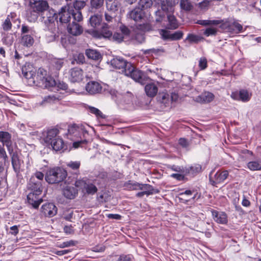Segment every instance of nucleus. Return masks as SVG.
I'll use <instances>...</instances> for the list:
<instances>
[{"label":"nucleus","instance_id":"6e6d98bb","mask_svg":"<svg viewBox=\"0 0 261 261\" xmlns=\"http://www.w3.org/2000/svg\"><path fill=\"white\" fill-rule=\"evenodd\" d=\"M207 60L205 58H201L199 61V67L201 70H204L207 67Z\"/></svg>","mask_w":261,"mask_h":261},{"label":"nucleus","instance_id":"c85d7f7f","mask_svg":"<svg viewBox=\"0 0 261 261\" xmlns=\"http://www.w3.org/2000/svg\"><path fill=\"white\" fill-rule=\"evenodd\" d=\"M145 91L148 96L153 97L156 95L158 91V88L154 84L151 83L145 86Z\"/></svg>","mask_w":261,"mask_h":261},{"label":"nucleus","instance_id":"2eb2a0df","mask_svg":"<svg viewBox=\"0 0 261 261\" xmlns=\"http://www.w3.org/2000/svg\"><path fill=\"white\" fill-rule=\"evenodd\" d=\"M41 212L45 216L51 217L57 214V208L53 203H46L42 205Z\"/></svg>","mask_w":261,"mask_h":261},{"label":"nucleus","instance_id":"393cba45","mask_svg":"<svg viewBox=\"0 0 261 261\" xmlns=\"http://www.w3.org/2000/svg\"><path fill=\"white\" fill-rule=\"evenodd\" d=\"M214 98V95L210 92H204L196 97L195 100L200 103H208Z\"/></svg>","mask_w":261,"mask_h":261},{"label":"nucleus","instance_id":"864d4df0","mask_svg":"<svg viewBox=\"0 0 261 261\" xmlns=\"http://www.w3.org/2000/svg\"><path fill=\"white\" fill-rule=\"evenodd\" d=\"M186 40L191 43H197L199 41V37L193 34H189L186 38Z\"/></svg>","mask_w":261,"mask_h":261},{"label":"nucleus","instance_id":"6e6552de","mask_svg":"<svg viewBox=\"0 0 261 261\" xmlns=\"http://www.w3.org/2000/svg\"><path fill=\"white\" fill-rule=\"evenodd\" d=\"M75 187L80 188L83 192L89 195H94L97 191V188L92 180L82 179L76 181Z\"/></svg>","mask_w":261,"mask_h":261},{"label":"nucleus","instance_id":"ddd939ff","mask_svg":"<svg viewBox=\"0 0 261 261\" xmlns=\"http://www.w3.org/2000/svg\"><path fill=\"white\" fill-rule=\"evenodd\" d=\"M59 20L62 23H68L71 18V8L68 5L62 7L58 12Z\"/></svg>","mask_w":261,"mask_h":261},{"label":"nucleus","instance_id":"39448f33","mask_svg":"<svg viewBox=\"0 0 261 261\" xmlns=\"http://www.w3.org/2000/svg\"><path fill=\"white\" fill-rule=\"evenodd\" d=\"M67 175L66 172L59 167L48 169L45 174L46 181L50 184L59 183L62 181Z\"/></svg>","mask_w":261,"mask_h":261},{"label":"nucleus","instance_id":"4468645a","mask_svg":"<svg viewBox=\"0 0 261 261\" xmlns=\"http://www.w3.org/2000/svg\"><path fill=\"white\" fill-rule=\"evenodd\" d=\"M228 172L226 170L217 172L214 176L212 174L210 175V180L212 185L216 186L218 184L223 182L228 177Z\"/></svg>","mask_w":261,"mask_h":261},{"label":"nucleus","instance_id":"e433bc0d","mask_svg":"<svg viewBox=\"0 0 261 261\" xmlns=\"http://www.w3.org/2000/svg\"><path fill=\"white\" fill-rule=\"evenodd\" d=\"M222 22L220 20H199L197 23L202 25H218Z\"/></svg>","mask_w":261,"mask_h":261},{"label":"nucleus","instance_id":"72a5a7b5","mask_svg":"<svg viewBox=\"0 0 261 261\" xmlns=\"http://www.w3.org/2000/svg\"><path fill=\"white\" fill-rule=\"evenodd\" d=\"M248 168L252 171L261 170V160L249 162L247 164Z\"/></svg>","mask_w":261,"mask_h":261},{"label":"nucleus","instance_id":"f03ea898","mask_svg":"<svg viewBox=\"0 0 261 261\" xmlns=\"http://www.w3.org/2000/svg\"><path fill=\"white\" fill-rule=\"evenodd\" d=\"M90 126L86 124H72L69 125L66 134L68 139L73 141V147L76 148L83 144L87 143L89 137Z\"/></svg>","mask_w":261,"mask_h":261},{"label":"nucleus","instance_id":"680f3d73","mask_svg":"<svg viewBox=\"0 0 261 261\" xmlns=\"http://www.w3.org/2000/svg\"><path fill=\"white\" fill-rule=\"evenodd\" d=\"M32 177H34V178L36 179V178L37 179V181H40L43 180L44 177V174L41 172H36L33 176H32Z\"/></svg>","mask_w":261,"mask_h":261},{"label":"nucleus","instance_id":"412c9836","mask_svg":"<svg viewBox=\"0 0 261 261\" xmlns=\"http://www.w3.org/2000/svg\"><path fill=\"white\" fill-rule=\"evenodd\" d=\"M30 188L32 192L36 195H40L42 191L41 181H36L34 177H31L30 181Z\"/></svg>","mask_w":261,"mask_h":261},{"label":"nucleus","instance_id":"ea45409f","mask_svg":"<svg viewBox=\"0 0 261 261\" xmlns=\"http://www.w3.org/2000/svg\"><path fill=\"white\" fill-rule=\"evenodd\" d=\"M40 14L39 12L31 9L28 13V18L29 21L34 22L38 18V15Z\"/></svg>","mask_w":261,"mask_h":261},{"label":"nucleus","instance_id":"0e129e2a","mask_svg":"<svg viewBox=\"0 0 261 261\" xmlns=\"http://www.w3.org/2000/svg\"><path fill=\"white\" fill-rule=\"evenodd\" d=\"M135 40L139 43H141L144 41V37L141 34H138L135 37Z\"/></svg>","mask_w":261,"mask_h":261},{"label":"nucleus","instance_id":"cd10ccee","mask_svg":"<svg viewBox=\"0 0 261 261\" xmlns=\"http://www.w3.org/2000/svg\"><path fill=\"white\" fill-rule=\"evenodd\" d=\"M112 35V32L109 29L108 25L106 24L103 25L100 33L98 32H94V36L95 37L99 38L103 37L111 39Z\"/></svg>","mask_w":261,"mask_h":261},{"label":"nucleus","instance_id":"79ce46f5","mask_svg":"<svg viewBox=\"0 0 261 261\" xmlns=\"http://www.w3.org/2000/svg\"><path fill=\"white\" fill-rule=\"evenodd\" d=\"M139 5L142 9H146L152 5V2L151 0H140Z\"/></svg>","mask_w":261,"mask_h":261},{"label":"nucleus","instance_id":"4be33fe9","mask_svg":"<svg viewBox=\"0 0 261 261\" xmlns=\"http://www.w3.org/2000/svg\"><path fill=\"white\" fill-rule=\"evenodd\" d=\"M212 213L213 219L217 223L222 224H225L227 223V216L225 213L213 210Z\"/></svg>","mask_w":261,"mask_h":261},{"label":"nucleus","instance_id":"1a4fd4ad","mask_svg":"<svg viewBox=\"0 0 261 261\" xmlns=\"http://www.w3.org/2000/svg\"><path fill=\"white\" fill-rule=\"evenodd\" d=\"M220 23V28L226 31L238 34L243 32V26L237 20H223Z\"/></svg>","mask_w":261,"mask_h":261},{"label":"nucleus","instance_id":"3c124183","mask_svg":"<svg viewBox=\"0 0 261 261\" xmlns=\"http://www.w3.org/2000/svg\"><path fill=\"white\" fill-rule=\"evenodd\" d=\"M89 109L90 113L95 115L97 117L103 118L102 113L98 109L93 107H89Z\"/></svg>","mask_w":261,"mask_h":261},{"label":"nucleus","instance_id":"2f4dec72","mask_svg":"<svg viewBox=\"0 0 261 261\" xmlns=\"http://www.w3.org/2000/svg\"><path fill=\"white\" fill-rule=\"evenodd\" d=\"M86 55L89 59L98 60L101 57L100 54L96 50L89 49L86 51Z\"/></svg>","mask_w":261,"mask_h":261},{"label":"nucleus","instance_id":"c03bdc74","mask_svg":"<svg viewBox=\"0 0 261 261\" xmlns=\"http://www.w3.org/2000/svg\"><path fill=\"white\" fill-rule=\"evenodd\" d=\"M2 40L4 44L10 46L13 42V37L12 34H7L3 38Z\"/></svg>","mask_w":261,"mask_h":261},{"label":"nucleus","instance_id":"338daca9","mask_svg":"<svg viewBox=\"0 0 261 261\" xmlns=\"http://www.w3.org/2000/svg\"><path fill=\"white\" fill-rule=\"evenodd\" d=\"M171 169L174 171L179 172V173H183L184 172V169L183 167L180 166H178L176 165H172L171 167Z\"/></svg>","mask_w":261,"mask_h":261},{"label":"nucleus","instance_id":"5fc2aeb1","mask_svg":"<svg viewBox=\"0 0 261 261\" xmlns=\"http://www.w3.org/2000/svg\"><path fill=\"white\" fill-rule=\"evenodd\" d=\"M12 28V23L9 17H7L3 24V29L5 31H9Z\"/></svg>","mask_w":261,"mask_h":261},{"label":"nucleus","instance_id":"0eeeda50","mask_svg":"<svg viewBox=\"0 0 261 261\" xmlns=\"http://www.w3.org/2000/svg\"><path fill=\"white\" fill-rule=\"evenodd\" d=\"M128 68L124 70V74L130 77L135 82L144 85L147 79L145 73L140 70L135 69L132 64H128Z\"/></svg>","mask_w":261,"mask_h":261},{"label":"nucleus","instance_id":"a19ab883","mask_svg":"<svg viewBox=\"0 0 261 261\" xmlns=\"http://www.w3.org/2000/svg\"><path fill=\"white\" fill-rule=\"evenodd\" d=\"M71 15L74 21L79 22L83 20V16L80 11L74 10L71 8Z\"/></svg>","mask_w":261,"mask_h":261},{"label":"nucleus","instance_id":"6ab92c4d","mask_svg":"<svg viewBox=\"0 0 261 261\" xmlns=\"http://www.w3.org/2000/svg\"><path fill=\"white\" fill-rule=\"evenodd\" d=\"M86 89L89 94H95L101 92L102 87L99 83L95 81H91L87 84Z\"/></svg>","mask_w":261,"mask_h":261},{"label":"nucleus","instance_id":"423d86ee","mask_svg":"<svg viewBox=\"0 0 261 261\" xmlns=\"http://www.w3.org/2000/svg\"><path fill=\"white\" fill-rule=\"evenodd\" d=\"M36 34V31L33 28L22 24L21 28V44L27 47H30L33 46Z\"/></svg>","mask_w":261,"mask_h":261},{"label":"nucleus","instance_id":"bb28decb","mask_svg":"<svg viewBox=\"0 0 261 261\" xmlns=\"http://www.w3.org/2000/svg\"><path fill=\"white\" fill-rule=\"evenodd\" d=\"M63 194L66 198L72 199L77 195V190L75 187L67 186L63 189Z\"/></svg>","mask_w":261,"mask_h":261},{"label":"nucleus","instance_id":"c9c22d12","mask_svg":"<svg viewBox=\"0 0 261 261\" xmlns=\"http://www.w3.org/2000/svg\"><path fill=\"white\" fill-rule=\"evenodd\" d=\"M251 94L246 90H241L239 91V99L244 102L248 101L251 98Z\"/></svg>","mask_w":261,"mask_h":261},{"label":"nucleus","instance_id":"e2e57ef3","mask_svg":"<svg viewBox=\"0 0 261 261\" xmlns=\"http://www.w3.org/2000/svg\"><path fill=\"white\" fill-rule=\"evenodd\" d=\"M171 177L177 179L178 181L182 180L185 178L184 175L179 173H173L171 175Z\"/></svg>","mask_w":261,"mask_h":261},{"label":"nucleus","instance_id":"bf43d9fd","mask_svg":"<svg viewBox=\"0 0 261 261\" xmlns=\"http://www.w3.org/2000/svg\"><path fill=\"white\" fill-rule=\"evenodd\" d=\"M74 242L73 241H69L67 242H64L60 245L59 247L61 248L68 247L70 246H72L74 245Z\"/></svg>","mask_w":261,"mask_h":261},{"label":"nucleus","instance_id":"9d476101","mask_svg":"<svg viewBox=\"0 0 261 261\" xmlns=\"http://www.w3.org/2000/svg\"><path fill=\"white\" fill-rule=\"evenodd\" d=\"M178 96L175 93L168 94L166 92L160 93L158 97V101L161 103L162 108L169 107L172 102L176 101Z\"/></svg>","mask_w":261,"mask_h":261},{"label":"nucleus","instance_id":"de8ad7c7","mask_svg":"<svg viewBox=\"0 0 261 261\" xmlns=\"http://www.w3.org/2000/svg\"><path fill=\"white\" fill-rule=\"evenodd\" d=\"M81 163L80 161H70L67 164V166L72 170H77L80 168Z\"/></svg>","mask_w":261,"mask_h":261},{"label":"nucleus","instance_id":"052dcab7","mask_svg":"<svg viewBox=\"0 0 261 261\" xmlns=\"http://www.w3.org/2000/svg\"><path fill=\"white\" fill-rule=\"evenodd\" d=\"M75 61L79 64L83 63L85 62L84 55L83 54H79L75 57Z\"/></svg>","mask_w":261,"mask_h":261},{"label":"nucleus","instance_id":"20e7f679","mask_svg":"<svg viewBox=\"0 0 261 261\" xmlns=\"http://www.w3.org/2000/svg\"><path fill=\"white\" fill-rule=\"evenodd\" d=\"M58 134L57 128L50 129L47 131L46 136L43 139L46 145H50L56 151L61 150L64 146V142L62 138L58 136Z\"/></svg>","mask_w":261,"mask_h":261},{"label":"nucleus","instance_id":"13d9d810","mask_svg":"<svg viewBox=\"0 0 261 261\" xmlns=\"http://www.w3.org/2000/svg\"><path fill=\"white\" fill-rule=\"evenodd\" d=\"M201 170V166L199 164L195 165L190 167V171L194 173H199Z\"/></svg>","mask_w":261,"mask_h":261},{"label":"nucleus","instance_id":"a211bd4d","mask_svg":"<svg viewBox=\"0 0 261 261\" xmlns=\"http://www.w3.org/2000/svg\"><path fill=\"white\" fill-rule=\"evenodd\" d=\"M0 142L7 147L8 151L11 154V152H13L11 147V135L7 132H0Z\"/></svg>","mask_w":261,"mask_h":261},{"label":"nucleus","instance_id":"f8f14e48","mask_svg":"<svg viewBox=\"0 0 261 261\" xmlns=\"http://www.w3.org/2000/svg\"><path fill=\"white\" fill-rule=\"evenodd\" d=\"M69 80L72 83H79L84 78V72L82 69L74 67L69 71Z\"/></svg>","mask_w":261,"mask_h":261},{"label":"nucleus","instance_id":"c756f323","mask_svg":"<svg viewBox=\"0 0 261 261\" xmlns=\"http://www.w3.org/2000/svg\"><path fill=\"white\" fill-rule=\"evenodd\" d=\"M129 17L135 21L140 20L143 17V12L139 8L134 9L129 13Z\"/></svg>","mask_w":261,"mask_h":261},{"label":"nucleus","instance_id":"a18cd8bd","mask_svg":"<svg viewBox=\"0 0 261 261\" xmlns=\"http://www.w3.org/2000/svg\"><path fill=\"white\" fill-rule=\"evenodd\" d=\"M111 39L117 42L120 43L123 40L124 38L123 36H122L120 32H115L112 35V37Z\"/></svg>","mask_w":261,"mask_h":261},{"label":"nucleus","instance_id":"aec40b11","mask_svg":"<svg viewBox=\"0 0 261 261\" xmlns=\"http://www.w3.org/2000/svg\"><path fill=\"white\" fill-rule=\"evenodd\" d=\"M67 30L69 34L75 36L80 35L83 32L82 27L74 21L72 23L68 24Z\"/></svg>","mask_w":261,"mask_h":261},{"label":"nucleus","instance_id":"37998d69","mask_svg":"<svg viewBox=\"0 0 261 261\" xmlns=\"http://www.w3.org/2000/svg\"><path fill=\"white\" fill-rule=\"evenodd\" d=\"M63 61L61 59H55L51 62V65L55 68L57 70H59L63 65Z\"/></svg>","mask_w":261,"mask_h":261},{"label":"nucleus","instance_id":"a878e982","mask_svg":"<svg viewBox=\"0 0 261 261\" xmlns=\"http://www.w3.org/2000/svg\"><path fill=\"white\" fill-rule=\"evenodd\" d=\"M11 161L13 169L16 174L20 172L23 162L19 159L17 153L11 152Z\"/></svg>","mask_w":261,"mask_h":261},{"label":"nucleus","instance_id":"69168bd1","mask_svg":"<svg viewBox=\"0 0 261 261\" xmlns=\"http://www.w3.org/2000/svg\"><path fill=\"white\" fill-rule=\"evenodd\" d=\"M194 192V191H192V190H186L183 192H181L179 194V195L181 196L182 197L180 198V199H182L185 196H191L193 193Z\"/></svg>","mask_w":261,"mask_h":261},{"label":"nucleus","instance_id":"4c0bfd02","mask_svg":"<svg viewBox=\"0 0 261 261\" xmlns=\"http://www.w3.org/2000/svg\"><path fill=\"white\" fill-rule=\"evenodd\" d=\"M104 0H90L91 8L92 9L97 10L103 6Z\"/></svg>","mask_w":261,"mask_h":261},{"label":"nucleus","instance_id":"dca6fc26","mask_svg":"<svg viewBox=\"0 0 261 261\" xmlns=\"http://www.w3.org/2000/svg\"><path fill=\"white\" fill-rule=\"evenodd\" d=\"M130 188L134 190H140L146 194L147 196L152 195L154 193V189L152 186L148 184H141L135 182L132 184Z\"/></svg>","mask_w":261,"mask_h":261},{"label":"nucleus","instance_id":"09e8293b","mask_svg":"<svg viewBox=\"0 0 261 261\" xmlns=\"http://www.w3.org/2000/svg\"><path fill=\"white\" fill-rule=\"evenodd\" d=\"M163 11H163V10L162 9V10H158V11H156L155 12V16H156L155 21L156 22H161L162 21L163 18L165 17V15H164Z\"/></svg>","mask_w":261,"mask_h":261},{"label":"nucleus","instance_id":"b1692460","mask_svg":"<svg viewBox=\"0 0 261 261\" xmlns=\"http://www.w3.org/2000/svg\"><path fill=\"white\" fill-rule=\"evenodd\" d=\"M40 195H36L34 193H30L28 195L27 199L28 203L32 206L37 208L42 202V199L39 197Z\"/></svg>","mask_w":261,"mask_h":261},{"label":"nucleus","instance_id":"473e14b6","mask_svg":"<svg viewBox=\"0 0 261 261\" xmlns=\"http://www.w3.org/2000/svg\"><path fill=\"white\" fill-rule=\"evenodd\" d=\"M60 99V96L58 93L49 95L43 98L42 101L40 103L41 106H45V100H49V103H51L56 101H59Z\"/></svg>","mask_w":261,"mask_h":261},{"label":"nucleus","instance_id":"603ef678","mask_svg":"<svg viewBox=\"0 0 261 261\" xmlns=\"http://www.w3.org/2000/svg\"><path fill=\"white\" fill-rule=\"evenodd\" d=\"M107 8L111 12H114L118 10L117 4L116 2L107 3Z\"/></svg>","mask_w":261,"mask_h":261},{"label":"nucleus","instance_id":"f257e3e1","mask_svg":"<svg viewBox=\"0 0 261 261\" xmlns=\"http://www.w3.org/2000/svg\"><path fill=\"white\" fill-rule=\"evenodd\" d=\"M31 9L37 11L41 14L48 33L46 35L50 36L49 41H54L58 37V28L55 20L57 16L53 9H48V5L43 0H30Z\"/></svg>","mask_w":261,"mask_h":261},{"label":"nucleus","instance_id":"774afa93","mask_svg":"<svg viewBox=\"0 0 261 261\" xmlns=\"http://www.w3.org/2000/svg\"><path fill=\"white\" fill-rule=\"evenodd\" d=\"M131 256L129 255H121L117 261H130Z\"/></svg>","mask_w":261,"mask_h":261},{"label":"nucleus","instance_id":"7c9ffc66","mask_svg":"<svg viewBox=\"0 0 261 261\" xmlns=\"http://www.w3.org/2000/svg\"><path fill=\"white\" fill-rule=\"evenodd\" d=\"M167 19L168 23L166 28L168 29H176L178 28V24L175 17L172 14H168L167 15Z\"/></svg>","mask_w":261,"mask_h":261},{"label":"nucleus","instance_id":"4d7b16f0","mask_svg":"<svg viewBox=\"0 0 261 261\" xmlns=\"http://www.w3.org/2000/svg\"><path fill=\"white\" fill-rule=\"evenodd\" d=\"M217 33V30L214 28H207L204 32V34L206 36L211 35H215Z\"/></svg>","mask_w":261,"mask_h":261},{"label":"nucleus","instance_id":"f3484780","mask_svg":"<svg viewBox=\"0 0 261 261\" xmlns=\"http://www.w3.org/2000/svg\"><path fill=\"white\" fill-rule=\"evenodd\" d=\"M111 65L115 68L121 69L122 72L124 73V70L128 68V64H131L121 58H116L111 61Z\"/></svg>","mask_w":261,"mask_h":261},{"label":"nucleus","instance_id":"8fccbe9b","mask_svg":"<svg viewBox=\"0 0 261 261\" xmlns=\"http://www.w3.org/2000/svg\"><path fill=\"white\" fill-rule=\"evenodd\" d=\"M86 5L84 1H76L73 4V6L75 9L74 10L80 11L81 9L83 8Z\"/></svg>","mask_w":261,"mask_h":261},{"label":"nucleus","instance_id":"49530a36","mask_svg":"<svg viewBox=\"0 0 261 261\" xmlns=\"http://www.w3.org/2000/svg\"><path fill=\"white\" fill-rule=\"evenodd\" d=\"M120 32L123 36L124 39L128 37L130 35V30L126 26L122 25L120 27Z\"/></svg>","mask_w":261,"mask_h":261},{"label":"nucleus","instance_id":"5701e85b","mask_svg":"<svg viewBox=\"0 0 261 261\" xmlns=\"http://www.w3.org/2000/svg\"><path fill=\"white\" fill-rule=\"evenodd\" d=\"M178 2V0H166L161 4V9L164 12L173 13L174 12V7Z\"/></svg>","mask_w":261,"mask_h":261},{"label":"nucleus","instance_id":"f704fd0d","mask_svg":"<svg viewBox=\"0 0 261 261\" xmlns=\"http://www.w3.org/2000/svg\"><path fill=\"white\" fill-rule=\"evenodd\" d=\"M180 7L182 10L190 11L193 8V6L190 0H180Z\"/></svg>","mask_w":261,"mask_h":261},{"label":"nucleus","instance_id":"7ed1b4c3","mask_svg":"<svg viewBox=\"0 0 261 261\" xmlns=\"http://www.w3.org/2000/svg\"><path fill=\"white\" fill-rule=\"evenodd\" d=\"M24 76L28 79H32L34 83L36 81L37 85L42 88H53L57 85L55 80L48 75L47 71L42 68L38 69L37 75H34L32 71H29L24 73Z\"/></svg>","mask_w":261,"mask_h":261},{"label":"nucleus","instance_id":"58836bf2","mask_svg":"<svg viewBox=\"0 0 261 261\" xmlns=\"http://www.w3.org/2000/svg\"><path fill=\"white\" fill-rule=\"evenodd\" d=\"M89 21L92 27H96L100 23L101 17L98 15H94L90 17Z\"/></svg>","mask_w":261,"mask_h":261},{"label":"nucleus","instance_id":"9b49d317","mask_svg":"<svg viewBox=\"0 0 261 261\" xmlns=\"http://www.w3.org/2000/svg\"><path fill=\"white\" fill-rule=\"evenodd\" d=\"M160 35L164 40L174 41L181 39L183 37L184 33L182 31H177L173 33L166 30H161L160 31Z\"/></svg>","mask_w":261,"mask_h":261}]
</instances>
